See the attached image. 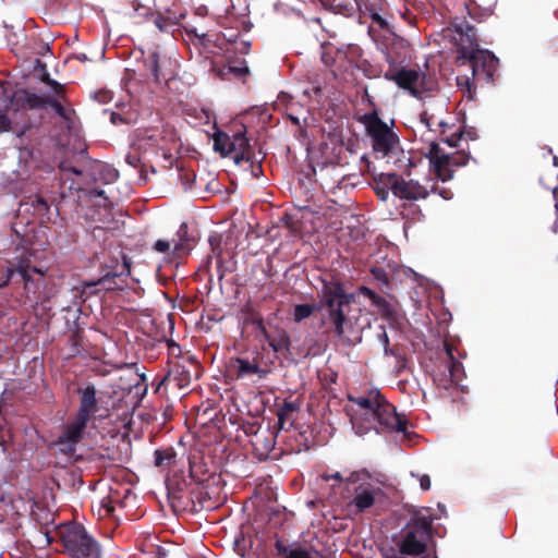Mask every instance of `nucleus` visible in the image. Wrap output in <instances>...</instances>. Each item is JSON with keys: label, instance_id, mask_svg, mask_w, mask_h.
<instances>
[{"label": "nucleus", "instance_id": "obj_1", "mask_svg": "<svg viewBox=\"0 0 558 558\" xmlns=\"http://www.w3.org/2000/svg\"><path fill=\"white\" fill-rule=\"evenodd\" d=\"M349 402L356 408L347 409L353 430L364 436L371 429L404 433L408 421L396 412V408L377 389H368L361 395L348 393Z\"/></svg>", "mask_w": 558, "mask_h": 558}, {"label": "nucleus", "instance_id": "obj_2", "mask_svg": "<svg viewBox=\"0 0 558 558\" xmlns=\"http://www.w3.org/2000/svg\"><path fill=\"white\" fill-rule=\"evenodd\" d=\"M451 28L459 36L460 59L471 70L473 81L493 82L499 61L493 52L478 48L475 26L464 15H457L451 20Z\"/></svg>", "mask_w": 558, "mask_h": 558}, {"label": "nucleus", "instance_id": "obj_3", "mask_svg": "<svg viewBox=\"0 0 558 558\" xmlns=\"http://www.w3.org/2000/svg\"><path fill=\"white\" fill-rule=\"evenodd\" d=\"M433 518L415 511L402 530L401 538L396 543L398 551L407 556H420L426 551V541L432 533Z\"/></svg>", "mask_w": 558, "mask_h": 558}, {"label": "nucleus", "instance_id": "obj_4", "mask_svg": "<svg viewBox=\"0 0 558 558\" xmlns=\"http://www.w3.org/2000/svg\"><path fill=\"white\" fill-rule=\"evenodd\" d=\"M63 553L71 558H100L99 544L81 524H70L60 531Z\"/></svg>", "mask_w": 558, "mask_h": 558}, {"label": "nucleus", "instance_id": "obj_5", "mask_svg": "<svg viewBox=\"0 0 558 558\" xmlns=\"http://www.w3.org/2000/svg\"><path fill=\"white\" fill-rule=\"evenodd\" d=\"M371 474L366 469L353 471L347 477V493L350 500L348 507L353 509L354 514L364 513L375 505V498L380 488L371 482Z\"/></svg>", "mask_w": 558, "mask_h": 558}, {"label": "nucleus", "instance_id": "obj_6", "mask_svg": "<svg viewBox=\"0 0 558 558\" xmlns=\"http://www.w3.org/2000/svg\"><path fill=\"white\" fill-rule=\"evenodd\" d=\"M357 120L365 126L366 135L371 138L376 154L386 157L398 146V135L380 119L377 109L360 116Z\"/></svg>", "mask_w": 558, "mask_h": 558}, {"label": "nucleus", "instance_id": "obj_7", "mask_svg": "<svg viewBox=\"0 0 558 558\" xmlns=\"http://www.w3.org/2000/svg\"><path fill=\"white\" fill-rule=\"evenodd\" d=\"M355 313L361 314V308L353 310L350 305L327 312L328 331L348 344L361 341L360 333L363 326L360 325L359 316Z\"/></svg>", "mask_w": 558, "mask_h": 558}, {"label": "nucleus", "instance_id": "obj_8", "mask_svg": "<svg viewBox=\"0 0 558 558\" xmlns=\"http://www.w3.org/2000/svg\"><path fill=\"white\" fill-rule=\"evenodd\" d=\"M208 480H197V484L191 489L189 496L179 492H169L171 506L174 509L190 510L191 512H201L203 510H211L216 507L208 490Z\"/></svg>", "mask_w": 558, "mask_h": 558}, {"label": "nucleus", "instance_id": "obj_9", "mask_svg": "<svg viewBox=\"0 0 558 558\" xmlns=\"http://www.w3.org/2000/svg\"><path fill=\"white\" fill-rule=\"evenodd\" d=\"M131 275V260L123 255L122 262L111 259L101 266V276L86 283L87 287L100 286L105 291H122L128 287V278Z\"/></svg>", "mask_w": 558, "mask_h": 558}, {"label": "nucleus", "instance_id": "obj_10", "mask_svg": "<svg viewBox=\"0 0 558 558\" xmlns=\"http://www.w3.org/2000/svg\"><path fill=\"white\" fill-rule=\"evenodd\" d=\"M12 93L8 95L3 110H0V133L12 132L19 140V144L26 145L32 137L37 133V128L28 121H19L17 116L21 111L28 109V107H14L11 106Z\"/></svg>", "mask_w": 558, "mask_h": 558}, {"label": "nucleus", "instance_id": "obj_11", "mask_svg": "<svg viewBox=\"0 0 558 558\" xmlns=\"http://www.w3.org/2000/svg\"><path fill=\"white\" fill-rule=\"evenodd\" d=\"M246 133V126L243 123L234 124L231 134L230 155L234 153L233 161L235 165L248 163L252 173L257 177V172L262 170L263 157L258 158L254 153Z\"/></svg>", "mask_w": 558, "mask_h": 558}, {"label": "nucleus", "instance_id": "obj_12", "mask_svg": "<svg viewBox=\"0 0 558 558\" xmlns=\"http://www.w3.org/2000/svg\"><path fill=\"white\" fill-rule=\"evenodd\" d=\"M75 393L78 397V408L75 414L80 417L90 422L106 418L109 415V409L100 404L97 388L93 383H81Z\"/></svg>", "mask_w": 558, "mask_h": 558}, {"label": "nucleus", "instance_id": "obj_13", "mask_svg": "<svg viewBox=\"0 0 558 558\" xmlns=\"http://www.w3.org/2000/svg\"><path fill=\"white\" fill-rule=\"evenodd\" d=\"M11 106L28 107V109H45L51 107L56 113L66 122H72L73 110L65 109L61 102L53 98L41 97L31 93L25 88H19L12 92Z\"/></svg>", "mask_w": 558, "mask_h": 558}, {"label": "nucleus", "instance_id": "obj_14", "mask_svg": "<svg viewBox=\"0 0 558 558\" xmlns=\"http://www.w3.org/2000/svg\"><path fill=\"white\" fill-rule=\"evenodd\" d=\"M318 296L320 299L319 307H325L326 312L340 306H349L355 300V295L348 293L343 283L335 277L322 279V288L318 291Z\"/></svg>", "mask_w": 558, "mask_h": 558}, {"label": "nucleus", "instance_id": "obj_15", "mask_svg": "<svg viewBox=\"0 0 558 558\" xmlns=\"http://www.w3.org/2000/svg\"><path fill=\"white\" fill-rule=\"evenodd\" d=\"M15 276L24 284V293L29 301H40L41 289L45 287V272L32 266L28 259H20L14 264Z\"/></svg>", "mask_w": 558, "mask_h": 558}, {"label": "nucleus", "instance_id": "obj_16", "mask_svg": "<svg viewBox=\"0 0 558 558\" xmlns=\"http://www.w3.org/2000/svg\"><path fill=\"white\" fill-rule=\"evenodd\" d=\"M386 77L393 81L400 88L409 90L414 97H420L434 88L433 82L426 74L415 69L402 68L390 76L386 74Z\"/></svg>", "mask_w": 558, "mask_h": 558}, {"label": "nucleus", "instance_id": "obj_17", "mask_svg": "<svg viewBox=\"0 0 558 558\" xmlns=\"http://www.w3.org/2000/svg\"><path fill=\"white\" fill-rule=\"evenodd\" d=\"M199 372L201 365L194 359V356L189 355L186 357H182L181 361H175L172 364L168 374L161 380L160 385L168 380H172L180 389H183L190 386L193 378H197L199 376Z\"/></svg>", "mask_w": 558, "mask_h": 558}, {"label": "nucleus", "instance_id": "obj_18", "mask_svg": "<svg viewBox=\"0 0 558 558\" xmlns=\"http://www.w3.org/2000/svg\"><path fill=\"white\" fill-rule=\"evenodd\" d=\"M497 0H469L464 1L454 15L450 16V21L452 17L457 15H464L465 20L469 22L468 17L475 22L485 21L487 17L493 15L495 5Z\"/></svg>", "mask_w": 558, "mask_h": 558}, {"label": "nucleus", "instance_id": "obj_19", "mask_svg": "<svg viewBox=\"0 0 558 558\" xmlns=\"http://www.w3.org/2000/svg\"><path fill=\"white\" fill-rule=\"evenodd\" d=\"M57 201L58 197L56 196L47 198L43 194H36L22 202L21 208H24L25 211L32 210V214L39 219L40 223H48L52 221L53 216L51 205Z\"/></svg>", "mask_w": 558, "mask_h": 558}, {"label": "nucleus", "instance_id": "obj_20", "mask_svg": "<svg viewBox=\"0 0 558 558\" xmlns=\"http://www.w3.org/2000/svg\"><path fill=\"white\" fill-rule=\"evenodd\" d=\"M393 195L402 201L413 202L427 198L429 190L415 180H407L398 174V180L393 186Z\"/></svg>", "mask_w": 558, "mask_h": 558}, {"label": "nucleus", "instance_id": "obj_21", "mask_svg": "<svg viewBox=\"0 0 558 558\" xmlns=\"http://www.w3.org/2000/svg\"><path fill=\"white\" fill-rule=\"evenodd\" d=\"M360 294L369 299L372 304L377 307L380 316L389 324H396L399 320V314L393 305H391L385 298L378 295L375 291L366 286L359 288Z\"/></svg>", "mask_w": 558, "mask_h": 558}, {"label": "nucleus", "instance_id": "obj_22", "mask_svg": "<svg viewBox=\"0 0 558 558\" xmlns=\"http://www.w3.org/2000/svg\"><path fill=\"white\" fill-rule=\"evenodd\" d=\"M145 65L149 70L156 84H161V82L165 81V84L169 86L170 82L174 80V71L166 69L167 65H171V62L169 60L161 61L157 51H154L149 56L145 61Z\"/></svg>", "mask_w": 558, "mask_h": 558}, {"label": "nucleus", "instance_id": "obj_23", "mask_svg": "<svg viewBox=\"0 0 558 558\" xmlns=\"http://www.w3.org/2000/svg\"><path fill=\"white\" fill-rule=\"evenodd\" d=\"M230 367L238 379L246 378L252 375H257L258 378H265L268 374V371L260 368L256 362H251L243 357L232 359Z\"/></svg>", "mask_w": 558, "mask_h": 558}, {"label": "nucleus", "instance_id": "obj_24", "mask_svg": "<svg viewBox=\"0 0 558 558\" xmlns=\"http://www.w3.org/2000/svg\"><path fill=\"white\" fill-rule=\"evenodd\" d=\"M398 180V173H377L373 178L372 189L377 197L386 202L389 198L390 192L393 194L395 182Z\"/></svg>", "mask_w": 558, "mask_h": 558}, {"label": "nucleus", "instance_id": "obj_25", "mask_svg": "<svg viewBox=\"0 0 558 558\" xmlns=\"http://www.w3.org/2000/svg\"><path fill=\"white\" fill-rule=\"evenodd\" d=\"M254 451L259 457H267L272 451L276 445V436L274 433L266 428L264 430L258 429L251 440Z\"/></svg>", "mask_w": 558, "mask_h": 558}, {"label": "nucleus", "instance_id": "obj_26", "mask_svg": "<svg viewBox=\"0 0 558 558\" xmlns=\"http://www.w3.org/2000/svg\"><path fill=\"white\" fill-rule=\"evenodd\" d=\"M88 423L75 414L74 420L65 426L63 433L58 437V442L70 441L78 444L84 436Z\"/></svg>", "mask_w": 558, "mask_h": 558}, {"label": "nucleus", "instance_id": "obj_27", "mask_svg": "<svg viewBox=\"0 0 558 558\" xmlns=\"http://www.w3.org/2000/svg\"><path fill=\"white\" fill-rule=\"evenodd\" d=\"M263 338L276 353L283 354L290 350V337L282 328L276 327L272 331L267 330Z\"/></svg>", "mask_w": 558, "mask_h": 558}, {"label": "nucleus", "instance_id": "obj_28", "mask_svg": "<svg viewBox=\"0 0 558 558\" xmlns=\"http://www.w3.org/2000/svg\"><path fill=\"white\" fill-rule=\"evenodd\" d=\"M446 165L442 167V171L439 172L438 178L446 182L453 178L454 169L458 167L465 166L469 161V156L464 153H454L447 155Z\"/></svg>", "mask_w": 558, "mask_h": 558}, {"label": "nucleus", "instance_id": "obj_29", "mask_svg": "<svg viewBox=\"0 0 558 558\" xmlns=\"http://www.w3.org/2000/svg\"><path fill=\"white\" fill-rule=\"evenodd\" d=\"M300 411V403L296 401H288L284 400L281 404L277 408V416H278V423L280 429L284 428L286 423H290L292 425L293 421V414Z\"/></svg>", "mask_w": 558, "mask_h": 558}, {"label": "nucleus", "instance_id": "obj_30", "mask_svg": "<svg viewBox=\"0 0 558 558\" xmlns=\"http://www.w3.org/2000/svg\"><path fill=\"white\" fill-rule=\"evenodd\" d=\"M178 241L174 242L173 252L178 256L189 253L193 247L194 239L189 235L187 223L180 225L177 232Z\"/></svg>", "mask_w": 558, "mask_h": 558}, {"label": "nucleus", "instance_id": "obj_31", "mask_svg": "<svg viewBox=\"0 0 558 558\" xmlns=\"http://www.w3.org/2000/svg\"><path fill=\"white\" fill-rule=\"evenodd\" d=\"M354 3L361 12L371 11L368 0H354ZM329 4L331 8L336 9L338 13L344 15L351 14L354 9L352 0H329Z\"/></svg>", "mask_w": 558, "mask_h": 558}, {"label": "nucleus", "instance_id": "obj_32", "mask_svg": "<svg viewBox=\"0 0 558 558\" xmlns=\"http://www.w3.org/2000/svg\"><path fill=\"white\" fill-rule=\"evenodd\" d=\"M154 464L161 470H170L177 460V452L172 447L156 449Z\"/></svg>", "mask_w": 558, "mask_h": 558}, {"label": "nucleus", "instance_id": "obj_33", "mask_svg": "<svg viewBox=\"0 0 558 558\" xmlns=\"http://www.w3.org/2000/svg\"><path fill=\"white\" fill-rule=\"evenodd\" d=\"M447 155L445 154L442 148L435 142H432L429 145V149L427 153V158L434 167L435 173L438 177L439 172L442 171L444 165H446Z\"/></svg>", "mask_w": 558, "mask_h": 558}, {"label": "nucleus", "instance_id": "obj_34", "mask_svg": "<svg viewBox=\"0 0 558 558\" xmlns=\"http://www.w3.org/2000/svg\"><path fill=\"white\" fill-rule=\"evenodd\" d=\"M446 368L449 372V378L446 379V384L441 385L444 386V389H449L452 386L458 385L462 379L463 365L457 357H452V360L447 362Z\"/></svg>", "mask_w": 558, "mask_h": 558}, {"label": "nucleus", "instance_id": "obj_35", "mask_svg": "<svg viewBox=\"0 0 558 558\" xmlns=\"http://www.w3.org/2000/svg\"><path fill=\"white\" fill-rule=\"evenodd\" d=\"M214 140V150L219 153L221 157H227L230 155V144H231V135L218 130L213 135Z\"/></svg>", "mask_w": 558, "mask_h": 558}, {"label": "nucleus", "instance_id": "obj_36", "mask_svg": "<svg viewBox=\"0 0 558 558\" xmlns=\"http://www.w3.org/2000/svg\"><path fill=\"white\" fill-rule=\"evenodd\" d=\"M413 202H404L401 206V215L403 218L408 220H412L414 222L422 221L425 218L420 205Z\"/></svg>", "mask_w": 558, "mask_h": 558}, {"label": "nucleus", "instance_id": "obj_37", "mask_svg": "<svg viewBox=\"0 0 558 558\" xmlns=\"http://www.w3.org/2000/svg\"><path fill=\"white\" fill-rule=\"evenodd\" d=\"M116 502L117 498L113 496V494H109L108 496L104 497L98 505L97 508V514L99 518H113L114 511H116Z\"/></svg>", "mask_w": 558, "mask_h": 558}, {"label": "nucleus", "instance_id": "obj_38", "mask_svg": "<svg viewBox=\"0 0 558 558\" xmlns=\"http://www.w3.org/2000/svg\"><path fill=\"white\" fill-rule=\"evenodd\" d=\"M133 558H167V550L161 546L150 544L135 554Z\"/></svg>", "mask_w": 558, "mask_h": 558}, {"label": "nucleus", "instance_id": "obj_39", "mask_svg": "<svg viewBox=\"0 0 558 558\" xmlns=\"http://www.w3.org/2000/svg\"><path fill=\"white\" fill-rule=\"evenodd\" d=\"M318 307L315 304H296L293 311V319L295 323H300L308 318Z\"/></svg>", "mask_w": 558, "mask_h": 558}, {"label": "nucleus", "instance_id": "obj_40", "mask_svg": "<svg viewBox=\"0 0 558 558\" xmlns=\"http://www.w3.org/2000/svg\"><path fill=\"white\" fill-rule=\"evenodd\" d=\"M420 120L422 123H424L428 130L430 131H434V125H437L438 128L441 129V133L444 132V129L447 126V123L441 120V119H437L436 114L435 113H430L427 109L424 110L421 114H420Z\"/></svg>", "mask_w": 558, "mask_h": 558}, {"label": "nucleus", "instance_id": "obj_41", "mask_svg": "<svg viewBox=\"0 0 558 558\" xmlns=\"http://www.w3.org/2000/svg\"><path fill=\"white\" fill-rule=\"evenodd\" d=\"M225 71L227 73L232 74L236 78H244L246 75L250 74V69L245 62V60H242L239 62V64H230L223 69L220 70V75H225Z\"/></svg>", "mask_w": 558, "mask_h": 558}, {"label": "nucleus", "instance_id": "obj_42", "mask_svg": "<svg viewBox=\"0 0 558 558\" xmlns=\"http://www.w3.org/2000/svg\"><path fill=\"white\" fill-rule=\"evenodd\" d=\"M14 277V264L9 265L5 260L0 262V288L7 287Z\"/></svg>", "mask_w": 558, "mask_h": 558}, {"label": "nucleus", "instance_id": "obj_43", "mask_svg": "<svg viewBox=\"0 0 558 558\" xmlns=\"http://www.w3.org/2000/svg\"><path fill=\"white\" fill-rule=\"evenodd\" d=\"M380 332L377 335L378 341L384 347V354L388 355H399V348L397 345L390 347L389 337L387 335L386 328L380 326Z\"/></svg>", "mask_w": 558, "mask_h": 558}, {"label": "nucleus", "instance_id": "obj_44", "mask_svg": "<svg viewBox=\"0 0 558 558\" xmlns=\"http://www.w3.org/2000/svg\"><path fill=\"white\" fill-rule=\"evenodd\" d=\"M154 23L160 32H166L169 27L178 24V21L170 16H165L162 13H157L154 17Z\"/></svg>", "mask_w": 558, "mask_h": 558}, {"label": "nucleus", "instance_id": "obj_45", "mask_svg": "<svg viewBox=\"0 0 558 558\" xmlns=\"http://www.w3.org/2000/svg\"><path fill=\"white\" fill-rule=\"evenodd\" d=\"M371 274L380 283L383 291H385L383 289V287H385L387 289L390 287L389 276H388V274L386 272V270L384 268L373 267L371 269Z\"/></svg>", "mask_w": 558, "mask_h": 558}, {"label": "nucleus", "instance_id": "obj_46", "mask_svg": "<svg viewBox=\"0 0 558 558\" xmlns=\"http://www.w3.org/2000/svg\"><path fill=\"white\" fill-rule=\"evenodd\" d=\"M248 322L256 327L262 336L266 335L267 328L264 323V318L256 312H253L247 317Z\"/></svg>", "mask_w": 558, "mask_h": 558}, {"label": "nucleus", "instance_id": "obj_47", "mask_svg": "<svg viewBox=\"0 0 558 558\" xmlns=\"http://www.w3.org/2000/svg\"><path fill=\"white\" fill-rule=\"evenodd\" d=\"M94 99L99 104H108L112 100V92L107 89H100L94 94Z\"/></svg>", "mask_w": 558, "mask_h": 558}, {"label": "nucleus", "instance_id": "obj_48", "mask_svg": "<svg viewBox=\"0 0 558 558\" xmlns=\"http://www.w3.org/2000/svg\"><path fill=\"white\" fill-rule=\"evenodd\" d=\"M56 444L58 446H60V452H62L63 454L69 456V457L74 456V453L76 451V445H77L76 442H70V441L58 442V440H57Z\"/></svg>", "mask_w": 558, "mask_h": 558}, {"label": "nucleus", "instance_id": "obj_49", "mask_svg": "<svg viewBox=\"0 0 558 558\" xmlns=\"http://www.w3.org/2000/svg\"><path fill=\"white\" fill-rule=\"evenodd\" d=\"M282 558H314V557H312L311 554L306 549L299 547V548L291 549Z\"/></svg>", "mask_w": 558, "mask_h": 558}, {"label": "nucleus", "instance_id": "obj_50", "mask_svg": "<svg viewBox=\"0 0 558 558\" xmlns=\"http://www.w3.org/2000/svg\"><path fill=\"white\" fill-rule=\"evenodd\" d=\"M393 357H396V371L398 374H400L401 372H403L407 367V363H408V360L407 357L401 353V351L399 350V355H392Z\"/></svg>", "mask_w": 558, "mask_h": 558}, {"label": "nucleus", "instance_id": "obj_51", "mask_svg": "<svg viewBox=\"0 0 558 558\" xmlns=\"http://www.w3.org/2000/svg\"><path fill=\"white\" fill-rule=\"evenodd\" d=\"M372 22L375 23L381 29L388 28V22L377 12L372 11Z\"/></svg>", "mask_w": 558, "mask_h": 558}, {"label": "nucleus", "instance_id": "obj_52", "mask_svg": "<svg viewBox=\"0 0 558 558\" xmlns=\"http://www.w3.org/2000/svg\"><path fill=\"white\" fill-rule=\"evenodd\" d=\"M171 243L166 240H157L154 244V250L159 253H168L170 251Z\"/></svg>", "mask_w": 558, "mask_h": 558}, {"label": "nucleus", "instance_id": "obj_53", "mask_svg": "<svg viewBox=\"0 0 558 558\" xmlns=\"http://www.w3.org/2000/svg\"><path fill=\"white\" fill-rule=\"evenodd\" d=\"M430 193H437L439 196H441L444 199H451L452 192L448 189H439L437 185H433L429 190Z\"/></svg>", "mask_w": 558, "mask_h": 558}, {"label": "nucleus", "instance_id": "obj_54", "mask_svg": "<svg viewBox=\"0 0 558 558\" xmlns=\"http://www.w3.org/2000/svg\"><path fill=\"white\" fill-rule=\"evenodd\" d=\"M56 95L58 96H62L64 95V86L62 84H60L59 82H57L56 80H51L48 82V85Z\"/></svg>", "mask_w": 558, "mask_h": 558}, {"label": "nucleus", "instance_id": "obj_55", "mask_svg": "<svg viewBox=\"0 0 558 558\" xmlns=\"http://www.w3.org/2000/svg\"><path fill=\"white\" fill-rule=\"evenodd\" d=\"M125 161L133 168H137L141 165V157L137 154H128L125 157Z\"/></svg>", "mask_w": 558, "mask_h": 558}, {"label": "nucleus", "instance_id": "obj_56", "mask_svg": "<svg viewBox=\"0 0 558 558\" xmlns=\"http://www.w3.org/2000/svg\"><path fill=\"white\" fill-rule=\"evenodd\" d=\"M59 168H60V170H61L62 172H72V173H74V174H76V175L82 174V171H81V170H78V169H77V168H75V167H72L68 161H62V162H60Z\"/></svg>", "mask_w": 558, "mask_h": 558}, {"label": "nucleus", "instance_id": "obj_57", "mask_svg": "<svg viewBox=\"0 0 558 558\" xmlns=\"http://www.w3.org/2000/svg\"><path fill=\"white\" fill-rule=\"evenodd\" d=\"M326 482L330 480H335L338 483H345L347 484V477L343 478L340 472H335L333 474H323L322 476Z\"/></svg>", "mask_w": 558, "mask_h": 558}, {"label": "nucleus", "instance_id": "obj_58", "mask_svg": "<svg viewBox=\"0 0 558 558\" xmlns=\"http://www.w3.org/2000/svg\"><path fill=\"white\" fill-rule=\"evenodd\" d=\"M462 137V132H456L452 136L442 138V141L450 147L457 146L458 141Z\"/></svg>", "mask_w": 558, "mask_h": 558}, {"label": "nucleus", "instance_id": "obj_59", "mask_svg": "<svg viewBox=\"0 0 558 558\" xmlns=\"http://www.w3.org/2000/svg\"><path fill=\"white\" fill-rule=\"evenodd\" d=\"M457 81H458V84H459V85H462L463 83L466 85V87H468V94H469V95H468V97H469V99H471V100H472V99H473V96H472V86H473V83H471V82H470V78H469L468 76H464L463 78L458 77V78H457Z\"/></svg>", "mask_w": 558, "mask_h": 558}, {"label": "nucleus", "instance_id": "obj_60", "mask_svg": "<svg viewBox=\"0 0 558 558\" xmlns=\"http://www.w3.org/2000/svg\"><path fill=\"white\" fill-rule=\"evenodd\" d=\"M430 477L428 475L424 474L420 477V486L423 490L430 489Z\"/></svg>", "mask_w": 558, "mask_h": 558}, {"label": "nucleus", "instance_id": "obj_61", "mask_svg": "<svg viewBox=\"0 0 558 558\" xmlns=\"http://www.w3.org/2000/svg\"><path fill=\"white\" fill-rule=\"evenodd\" d=\"M110 121L112 124L117 125V124H120V123H124L125 120L123 119V117L118 113V112H111L110 114Z\"/></svg>", "mask_w": 558, "mask_h": 558}, {"label": "nucleus", "instance_id": "obj_62", "mask_svg": "<svg viewBox=\"0 0 558 558\" xmlns=\"http://www.w3.org/2000/svg\"><path fill=\"white\" fill-rule=\"evenodd\" d=\"M444 345H445V351H446L447 356H448V361L452 360V357H456L454 354H453V345H451L448 342H445Z\"/></svg>", "mask_w": 558, "mask_h": 558}, {"label": "nucleus", "instance_id": "obj_63", "mask_svg": "<svg viewBox=\"0 0 558 558\" xmlns=\"http://www.w3.org/2000/svg\"><path fill=\"white\" fill-rule=\"evenodd\" d=\"M448 378H449V375H448V376L442 375V376H441V377H439V378H438L437 376H435V377H434V380H435V383H437V385H438L439 387L444 388V386H442L441 384H446V379H448Z\"/></svg>", "mask_w": 558, "mask_h": 558}, {"label": "nucleus", "instance_id": "obj_64", "mask_svg": "<svg viewBox=\"0 0 558 558\" xmlns=\"http://www.w3.org/2000/svg\"><path fill=\"white\" fill-rule=\"evenodd\" d=\"M553 196H554V199H555V206L558 209V187L554 189Z\"/></svg>", "mask_w": 558, "mask_h": 558}]
</instances>
